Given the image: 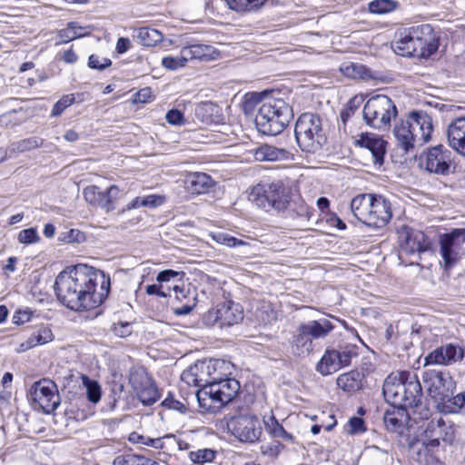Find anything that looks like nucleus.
Here are the masks:
<instances>
[{
	"instance_id": "nucleus-1",
	"label": "nucleus",
	"mask_w": 465,
	"mask_h": 465,
	"mask_svg": "<svg viewBox=\"0 0 465 465\" xmlns=\"http://www.w3.org/2000/svg\"><path fill=\"white\" fill-rule=\"evenodd\" d=\"M110 277L103 271L86 264H77L62 271L55 279L58 301L75 312L100 306L108 297Z\"/></svg>"
},
{
	"instance_id": "nucleus-2",
	"label": "nucleus",
	"mask_w": 465,
	"mask_h": 465,
	"mask_svg": "<svg viewBox=\"0 0 465 465\" xmlns=\"http://www.w3.org/2000/svg\"><path fill=\"white\" fill-rule=\"evenodd\" d=\"M439 35L429 24L404 28L394 42V52L401 56L428 58L439 48Z\"/></svg>"
},
{
	"instance_id": "nucleus-3",
	"label": "nucleus",
	"mask_w": 465,
	"mask_h": 465,
	"mask_svg": "<svg viewBox=\"0 0 465 465\" xmlns=\"http://www.w3.org/2000/svg\"><path fill=\"white\" fill-rule=\"evenodd\" d=\"M292 118L291 107L282 100L269 97L259 107L255 126L264 135H277L288 125Z\"/></svg>"
},
{
	"instance_id": "nucleus-4",
	"label": "nucleus",
	"mask_w": 465,
	"mask_h": 465,
	"mask_svg": "<svg viewBox=\"0 0 465 465\" xmlns=\"http://www.w3.org/2000/svg\"><path fill=\"white\" fill-rule=\"evenodd\" d=\"M239 391L240 383L235 379H213L197 392V400L202 409L214 412L232 401Z\"/></svg>"
},
{
	"instance_id": "nucleus-5",
	"label": "nucleus",
	"mask_w": 465,
	"mask_h": 465,
	"mask_svg": "<svg viewBox=\"0 0 465 465\" xmlns=\"http://www.w3.org/2000/svg\"><path fill=\"white\" fill-rule=\"evenodd\" d=\"M295 139L302 152L314 153L320 151L326 141L321 117L312 113L302 114L294 128Z\"/></svg>"
},
{
	"instance_id": "nucleus-6",
	"label": "nucleus",
	"mask_w": 465,
	"mask_h": 465,
	"mask_svg": "<svg viewBox=\"0 0 465 465\" xmlns=\"http://www.w3.org/2000/svg\"><path fill=\"white\" fill-rule=\"evenodd\" d=\"M397 113V108L390 97L377 94L368 99L362 110V116L363 121L370 127L386 130Z\"/></svg>"
},
{
	"instance_id": "nucleus-7",
	"label": "nucleus",
	"mask_w": 465,
	"mask_h": 465,
	"mask_svg": "<svg viewBox=\"0 0 465 465\" xmlns=\"http://www.w3.org/2000/svg\"><path fill=\"white\" fill-rule=\"evenodd\" d=\"M288 198L289 195L282 181L258 183L250 193V199L265 211L271 208L278 211L285 209L289 203Z\"/></svg>"
},
{
	"instance_id": "nucleus-8",
	"label": "nucleus",
	"mask_w": 465,
	"mask_h": 465,
	"mask_svg": "<svg viewBox=\"0 0 465 465\" xmlns=\"http://www.w3.org/2000/svg\"><path fill=\"white\" fill-rule=\"evenodd\" d=\"M333 329V323L326 318L302 323L296 330L292 343L298 349H310L316 346L319 340L325 339Z\"/></svg>"
},
{
	"instance_id": "nucleus-9",
	"label": "nucleus",
	"mask_w": 465,
	"mask_h": 465,
	"mask_svg": "<svg viewBox=\"0 0 465 465\" xmlns=\"http://www.w3.org/2000/svg\"><path fill=\"white\" fill-rule=\"evenodd\" d=\"M465 242V229H453L440 237V253L445 270L452 268L463 256L462 244Z\"/></svg>"
},
{
	"instance_id": "nucleus-10",
	"label": "nucleus",
	"mask_w": 465,
	"mask_h": 465,
	"mask_svg": "<svg viewBox=\"0 0 465 465\" xmlns=\"http://www.w3.org/2000/svg\"><path fill=\"white\" fill-rule=\"evenodd\" d=\"M129 383L139 400L144 405H152L159 399L158 390L143 367L130 369Z\"/></svg>"
},
{
	"instance_id": "nucleus-11",
	"label": "nucleus",
	"mask_w": 465,
	"mask_h": 465,
	"mask_svg": "<svg viewBox=\"0 0 465 465\" xmlns=\"http://www.w3.org/2000/svg\"><path fill=\"white\" fill-rule=\"evenodd\" d=\"M30 395L34 402L47 414L53 412L60 404L57 386L49 379L35 381L30 388Z\"/></svg>"
},
{
	"instance_id": "nucleus-12",
	"label": "nucleus",
	"mask_w": 465,
	"mask_h": 465,
	"mask_svg": "<svg viewBox=\"0 0 465 465\" xmlns=\"http://www.w3.org/2000/svg\"><path fill=\"white\" fill-rule=\"evenodd\" d=\"M452 161V153L442 144L430 147L420 155V164L435 174H449Z\"/></svg>"
},
{
	"instance_id": "nucleus-13",
	"label": "nucleus",
	"mask_w": 465,
	"mask_h": 465,
	"mask_svg": "<svg viewBox=\"0 0 465 465\" xmlns=\"http://www.w3.org/2000/svg\"><path fill=\"white\" fill-rule=\"evenodd\" d=\"M423 383L429 395L437 401V404L452 395L456 389L455 381L447 372H425Z\"/></svg>"
},
{
	"instance_id": "nucleus-14",
	"label": "nucleus",
	"mask_w": 465,
	"mask_h": 465,
	"mask_svg": "<svg viewBox=\"0 0 465 465\" xmlns=\"http://www.w3.org/2000/svg\"><path fill=\"white\" fill-rule=\"evenodd\" d=\"M228 427L235 438L244 442H255L262 434L261 423L253 414L233 417L230 420Z\"/></svg>"
},
{
	"instance_id": "nucleus-15",
	"label": "nucleus",
	"mask_w": 465,
	"mask_h": 465,
	"mask_svg": "<svg viewBox=\"0 0 465 465\" xmlns=\"http://www.w3.org/2000/svg\"><path fill=\"white\" fill-rule=\"evenodd\" d=\"M401 252L405 254L421 253L430 248V241L421 231L402 225L397 230Z\"/></svg>"
},
{
	"instance_id": "nucleus-16",
	"label": "nucleus",
	"mask_w": 465,
	"mask_h": 465,
	"mask_svg": "<svg viewBox=\"0 0 465 465\" xmlns=\"http://www.w3.org/2000/svg\"><path fill=\"white\" fill-rule=\"evenodd\" d=\"M425 440L420 449H426L432 451L440 446V440L451 442L454 439V430L451 425H448L441 418L431 420L428 422L425 429Z\"/></svg>"
},
{
	"instance_id": "nucleus-17",
	"label": "nucleus",
	"mask_w": 465,
	"mask_h": 465,
	"mask_svg": "<svg viewBox=\"0 0 465 465\" xmlns=\"http://www.w3.org/2000/svg\"><path fill=\"white\" fill-rule=\"evenodd\" d=\"M120 190L113 184L106 191H102L96 185H88L84 189L83 195L87 203L100 206L106 212L114 209L113 203L118 198Z\"/></svg>"
},
{
	"instance_id": "nucleus-18",
	"label": "nucleus",
	"mask_w": 465,
	"mask_h": 465,
	"mask_svg": "<svg viewBox=\"0 0 465 465\" xmlns=\"http://www.w3.org/2000/svg\"><path fill=\"white\" fill-rule=\"evenodd\" d=\"M405 373H401L399 375H389L383 383V395L386 401L391 405L395 407H400L406 409V398L404 396V385H405Z\"/></svg>"
},
{
	"instance_id": "nucleus-19",
	"label": "nucleus",
	"mask_w": 465,
	"mask_h": 465,
	"mask_svg": "<svg viewBox=\"0 0 465 465\" xmlns=\"http://www.w3.org/2000/svg\"><path fill=\"white\" fill-rule=\"evenodd\" d=\"M351 358V351H325L316 364V371L323 376L332 374L349 365Z\"/></svg>"
},
{
	"instance_id": "nucleus-20",
	"label": "nucleus",
	"mask_w": 465,
	"mask_h": 465,
	"mask_svg": "<svg viewBox=\"0 0 465 465\" xmlns=\"http://www.w3.org/2000/svg\"><path fill=\"white\" fill-rule=\"evenodd\" d=\"M408 118L410 123L408 128L411 129L413 134H417V136H413L415 143L421 145L430 141L433 131L431 117L422 111H414L410 114Z\"/></svg>"
},
{
	"instance_id": "nucleus-21",
	"label": "nucleus",
	"mask_w": 465,
	"mask_h": 465,
	"mask_svg": "<svg viewBox=\"0 0 465 465\" xmlns=\"http://www.w3.org/2000/svg\"><path fill=\"white\" fill-rule=\"evenodd\" d=\"M445 135L449 146L465 157V116L451 119L446 127Z\"/></svg>"
},
{
	"instance_id": "nucleus-22",
	"label": "nucleus",
	"mask_w": 465,
	"mask_h": 465,
	"mask_svg": "<svg viewBox=\"0 0 465 465\" xmlns=\"http://www.w3.org/2000/svg\"><path fill=\"white\" fill-rule=\"evenodd\" d=\"M369 215L366 225L374 228L384 227L392 217L391 203L381 195H374L371 213Z\"/></svg>"
},
{
	"instance_id": "nucleus-23",
	"label": "nucleus",
	"mask_w": 465,
	"mask_h": 465,
	"mask_svg": "<svg viewBox=\"0 0 465 465\" xmlns=\"http://www.w3.org/2000/svg\"><path fill=\"white\" fill-rule=\"evenodd\" d=\"M218 363V361L212 360L197 361L194 365L183 372L182 380L189 385L204 387L209 381L203 379V373L206 372L210 375L211 369L214 370Z\"/></svg>"
},
{
	"instance_id": "nucleus-24",
	"label": "nucleus",
	"mask_w": 465,
	"mask_h": 465,
	"mask_svg": "<svg viewBox=\"0 0 465 465\" xmlns=\"http://www.w3.org/2000/svg\"><path fill=\"white\" fill-rule=\"evenodd\" d=\"M215 321L221 326H231L243 319V312L238 303L226 302L219 304L214 312Z\"/></svg>"
},
{
	"instance_id": "nucleus-25",
	"label": "nucleus",
	"mask_w": 465,
	"mask_h": 465,
	"mask_svg": "<svg viewBox=\"0 0 465 465\" xmlns=\"http://www.w3.org/2000/svg\"><path fill=\"white\" fill-rule=\"evenodd\" d=\"M358 143L371 153L374 164L381 166L383 163L387 144L383 139L374 134H366Z\"/></svg>"
},
{
	"instance_id": "nucleus-26",
	"label": "nucleus",
	"mask_w": 465,
	"mask_h": 465,
	"mask_svg": "<svg viewBox=\"0 0 465 465\" xmlns=\"http://www.w3.org/2000/svg\"><path fill=\"white\" fill-rule=\"evenodd\" d=\"M186 189L194 194L208 193L213 186L212 177L204 173H191L184 180Z\"/></svg>"
},
{
	"instance_id": "nucleus-27",
	"label": "nucleus",
	"mask_w": 465,
	"mask_h": 465,
	"mask_svg": "<svg viewBox=\"0 0 465 465\" xmlns=\"http://www.w3.org/2000/svg\"><path fill=\"white\" fill-rule=\"evenodd\" d=\"M253 155L259 162H277L288 160L291 153L286 149L263 143L254 149Z\"/></svg>"
},
{
	"instance_id": "nucleus-28",
	"label": "nucleus",
	"mask_w": 465,
	"mask_h": 465,
	"mask_svg": "<svg viewBox=\"0 0 465 465\" xmlns=\"http://www.w3.org/2000/svg\"><path fill=\"white\" fill-rule=\"evenodd\" d=\"M374 195L362 193L352 198L351 202V210L353 215L362 223L366 224L370 213H371V204Z\"/></svg>"
},
{
	"instance_id": "nucleus-29",
	"label": "nucleus",
	"mask_w": 465,
	"mask_h": 465,
	"mask_svg": "<svg viewBox=\"0 0 465 465\" xmlns=\"http://www.w3.org/2000/svg\"><path fill=\"white\" fill-rule=\"evenodd\" d=\"M341 73L351 79H361L364 81L376 80L378 76L371 71L366 65L354 62H344L340 66Z\"/></svg>"
},
{
	"instance_id": "nucleus-30",
	"label": "nucleus",
	"mask_w": 465,
	"mask_h": 465,
	"mask_svg": "<svg viewBox=\"0 0 465 465\" xmlns=\"http://www.w3.org/2000/svg\"><path fill=\"white\" fill-rule=\"evenodd\" d=\"M464 357V351H431L424 359V365H450Z\"/></svg>"
},
{
	"instance_id": "nucleus-31",
	"label": "nucleus",
	"mask_w": 465,
	"mask_h": 465,
	"mask_svg": "<svg viewBox=\"0 0 465 465\" xmlns=\"http://www.w3.org/2000/svg\"><path fill=\"white\" fill-rule=\"evenodd\" d=\"M437 408L444 414H465V392L448 396L437 404Z\"/></svg>"
},
{
	"instance_id": "nucleus-32",
	"label": "nucleus",
	"mask_w": 465,
	"mask_h": 465,
	"mask_svg": "<svg viewBox=\"0 0 465 465\" xmlns=\"http://www.w3.org/2000/svg\"><path fill=\"white\" fill-rule=\"evenodd\" d=\"M409 124V118L402 120L400 124L395 125L393 130L394 136L399 145L405 152L414 147L415 141L413 136H417V134H413L411 128H408Z\"/></svg>"
},
{
	"instance_id": "nucleus-33",
	"label": "nucleus",
	"mask_w": 465,
	"mask_h": 465,
	"mask_svg": "<svg viewBox=\"0 0 465 465\" xmlns=\"http://www.w3.org/2000/svg\"><path fill=\"white\" fill-rule=\"evenodd\" d=\"M407 416L406 409L392 406L384 413L383 420L387 430L398 432L403 428Z\"/></svg>"
},
{
	"instance_id": "nucleus-34",
	"label": "nucleus",
	"mask_w": 465,
	"mask_h": 465,
	"mask_svg": "<svg viewBox=\"0 0 465 465\" xmlns=\"http://www.w3.org/2000/svg\"><path fill=\"white\" fill-rule=\"evenodd\" d=\"M404 389V396L408 397L406 398L407 408L417 406L421 398V386L415 376L409 377L406 374Z\"/></svg>"
},
{
	"instance_id": "nucleus-35",
	"label": "nucleus",
	"mask_w": 465,
	"mask_h": 465,
	"mask_svg": "<svg viewBox=\"0 0 465 465\" xmlns=\"http://www.w3.org/2000/svg\"><path fill=\"white\" fill-rule=\"evenodd\" d=\"M228 7L238 13H252L260 10L268 0H224Z\"/></svg>"
},
{
	"instance_id": "nucleus-36",
	"label": "nucleus",
	"mask_w": 465,
	"mask_h": 465,
	"mask_svg": "<svg viewBox=\"0 0 465 465\" xmlns=\"http://www.w3.org/2000/svg\"><path fill=\"white\" fill-rule=\"evenodd\" d=\"M337 385L344 391H355L361 387V375L357 371L342 373L337 379Z\"/></svg>"
},
{
	"instance_id": "nucleus-37",
	"label": "nucleus",
	"mask_w": 465,
	"mask_h": 465,
	"mask_svg": "<svg viewBox=\"0 0 465 465\" xmlns=\"http://www.w3.org/2000/svg\"><path fill=\"white\" fill-rule=\"evenodd\" d=\"M183 51L187 62L193 59L207 61L211 57L212 46L202 44H194L184 46Z\"/></svg>"
},
{
	"instance_id": "nucleus-38",
	"label": "nucleus",
	"mask_w": 465,
	"mask_h": 465,
	"mask_svg": "<svg viewBox=\"0 0 465 465\" xmlns=\"http://www.w3.org/2000/svg\"><path fill=\"white\" fill-rule=\"evenodd\" d=\"M137 38L141 45L144 46H154L163 39V34L151 27H141L137 33Z\"/></svg>"
},
{
	"instance_id": "nucleus-39",
	"label": "nucleus",
	"mask_w": 465,
	"mask_h": 465,
	"mask_svg": "<svg viewBox=\"0 0 465 465\" xmlns=\"http://www.w3.org/2000/svg\"><path fill=\"white\" fill-rule=\"evenodd\" d=\"M272 97L270 93L262 92V93H247L244 95V100L242 103L243 111L246 114L252 113L255 109H259V107L263 104L265 99Z\"/></svg>"
},
{
	"instance_id": "nucleus-40",
	"label": "nucleus",
	"mask_w": 465,
	"mask_h": 465,
	"mask_svg": "<svg viewBox=\"0 0 465 465\" xmlns=\"http://www.w3.org/2000/svg\"><path fill=\"white\" fill-rule=\"evenodd\" d=\"M77 29L84 30V27L77 25L76 22H70L67 24V27L58 31L57 35L60 41L57 45L66 44L74 39L84 37L89 33H77Z\"/></svg>"
},
{
	"instance_id": "nucleus-41",
	"label": "nucleus",
	"mask_w": 465,
	"mask_h": 465,
	"mask_svg": "<svg viewBox=\"0 0 465 465\" xmlns=\"http://www.w3.org/2000/svg\"><path fill=\"white\" fill-rule=\"evenodd\" d=\"M54 335L50 328L41 326L35 330L28 338L27 344L29 348L44 345L53 341Z\"/></svg>"
},
{
	"instance_id": "nucleus-42",
	"label": "nucleus",
	"mask_w": 465,
	"mask_h": 465,
	"mask_svg": "<svg viewBox=\"0 0 465 465\" xmlns=\"http://www.w3.org/2000/svg\"><path fill=\"white\" fill-rule=\"evenodd\" d=\"M217 111V106L211 102L201 103L195 107L194 115L197 120L203 124H212L213 120V114Z\"/></svg>"
},
{
	"instance_id": "nucleus-43",
	"label": "nucleus",
	"mask_w": 465,
	"mask_h": 465,
	"mask_svg": "<svg viewBox=\"0 0 465 465\" xmlns=\"http://www.w3.org/2000/svg\"><path fill=\"white\" fill-rule=\"evenodd\" d=\"M82 381L86 390L88 401L94 404L98 403L102 397L100 384L96 381L89 379L86 375L82 376Z\"/></svg>"
},
{
	"instance_id": "nucleus-44",
	"label": "nucleus",
	"mask_w": 465,
	"mask_h": 465,
	"mask_svg": "<svg viewBox=\"0 0 465 465\" xmlns=\"http://www.w3.org/2000/svg\"><path fill=\"white\" fill-rule=\"evenodd\" d=\"M399 6V3L394 0H373L368 5V9L372 14L383 15L393 12Z\"/></svg>"
},
{
	"instance_id": "nucleus-45",
	"label": "nucleus",
	"mask_w": 465,
	"mask_h": 465,
	"mask_svg": "<svg viewBox=\"0 0 465 465\" xmlns=\"http://www.w3.org/2000/svg\"><path fill=\"white\" fill-rule=\"evenodd\" d=\"M114 465H159L155 460L151 459L128 454L124 456H119L114 460Z\"/></svg>"
},
{
	"instance_id": "nucleus-46",
	"label": "nucleus",
	"mask_w": 465,
	"mask_h": 465,
	"mask_svg": "<svg viewBox=\"0 0 465 465\" xmlns=\"http://www.w3.org/2000/svg\"><path fill=\"white\" fill-rule=\"evenodd\" d=\"M266 430L273 437L290 440L292 436L285 431L283 427L278 422L275 417L271 414L264 418Z\"/></svg>"
},
{
	"instance_id": "nucleus-47",
	"label": "nucleus",
	"mask_w": 465,
	"mask_h": 465,
	"mask_svg": "<svg viewBox=\"0 0 465 465\" xmlns=\"http://www.w3.org/2000/svg\"><path fill=\"white\" fill-rule=\"evenodd\" d=\"M43 144V139L33 136L23 139L11 144V150L16 153H25L36 149Z\"/></svg>"
},
{
	"instance_id": "nucleus-48",
	"label": "nucleus",
	"mask_w": 465,
	"mask_h": 465,
	"mask_svg": "<svg viewBox=\"0 0 465 465\" xmlns=\"http://www.w3.org/2000/svg\"><path fill=\"white\" fill-rule=\"evenodd\" d=\"M185 276V272L183 271H175L173 269H167L161 271L157 276L156 281L159 283H167L172 282L173 285L183 282V280Z\"/></svg>"
},
{
	"instance_id": "nucleus-49",
	"label": "nucleus",
	"mask_w": 465,
	"mask_h": 465,
	"mask_svg": "<svg viewBox=\"0 0 465 465\" xmlns=\"http://www.w3.org/2000/svg\"><path fill=\"white\" fill-rule=\"evenodd\" d=\"M211 238L217 243L228 246L237 247L246 245L247 242L241 239H237L231 234L223 232H213L210 234Z\"/></svg>"
},
{
	"instance_id": "nucleus-50",
	"label": "nucleus",
	"mask_w": 465,
	"mask_h": 465,
	"mask_svg": "<svg viewBox=\"0 0 465 465\" xmlns=\"http://www.w3.org/2000/svg\"><path fill=\"white\" fill-rule=\"evenodd\" d=\"M187 60L183 55V49L178 56H165L162 59V65L168 70H177L185 66Z\"/></svg>"
},
{
	"instance_id": "nucleus-51",
	"label": "nucleus",
	"mask_w": 465,
	"mask_h": 465,
	"mask_svg": "<svg viewBox=\"0 0 465 465\" xmlns=\"http://www.w3.org/2000/svg\"><path fill=\"white\" fill-rule=\"evenodd\" d=\"M416 460L419 465H443V463L436 458L431 451H428L426 449H419Z\"/></svg>"
},
{
	"instance_id": "nucleus-52",
	"label": "nucleus",
	"mask_w": 465,
	"mask_h": 465,
	"mask_svg": "<svg viewBox=\"0 0 465 465\" xmlns=\"http://www.w3.org/2000/svg\"><path fill=\"white\" fill-rule=\"evenodd\" d=\"M215 458V452L210 449L198 450L190 453V459L194 463L210 462Z\"/></svg>"
},
{
	"instance_id": "nucleus-53",
	"label": "nucleus",
	"mask_w": 465,
	"mask_h": 465,
	"mask_svg": "<svg viewBox=\"0 0 465 465\" xmlns=\"http://www.w3.org/2000/svg\"><path fill=\"white\" fill-rule=\"evenodd\" d=\"M74 102V94L64 95L58 100L51 112V116L56 117L62 114V113Z\"/></svg>"
},
{
	"instance_id": "nucleus-54",
	"label": "nucleus",
	"mask_w": 465,
	"mask_h": 465,
	"mask_svg": "<svg viewBox=\"0 0 465 465\" xmlns=\"http://www.w3.org/2000/svg\"><path fill=\"white\" fill-rule=\"evenodd\" d=\"M360 105V101L357 97H353L349 100L344 109L341 112V120L344 125H346L348 120L351 115L354 114Z\"/></svg>"
},
{
	"instance_id": "nucleus-55",
	"label": "nucleus",
	"mask_w": 465,
	"mask_h": 465,
	"mask_svg": "<svg viewBox=\"0 0 465 465\" xmlns=\"http://www.w3.org/2000/svg\"><path fill=\"white\" fill-rule=\"evenodd\" d=\"M112 64L109 58L100 57L96 54H91L88 58V66L92 69L104 70Z\"/></svg>"
},
{
	"instance_id": "nucleus-56",
	"label": "nucleus",
	"mask_w": 465,
	"mask_h": 465,
	"mask_svg": "<svg viewBox=\"0 0 465 465\" xmlns=\"http://www.w3.org/2000/svg\"><path fill=\"white\" fill-rule=\"evenodd\" d=\"M349 434H359L365 431L364 421L361 418L352 417L349 420L345 427Z\"/></svg>"
},
{
	"instance_id": "nucleus-57",
	"label": "nucleus",
	"mask_w": 465,
	"mask_h": 465,
	"mask_svg": "<svg viewBox=\"0 0 465 465\" xmlns=\"http://www.w3.org/2000/svg\"><path fill=\"white\" fill-rule=\"evenodd\" d=\"M38 240L39 236L35 228L22 230L18 234V241L21 243L30 244L36 242Z\"/></svg>"
},
{
	"instance_id": "nucleus-58",
	"label": "nucleus",
	"mask_w": 465,
	"mask_h": 465,
	"mask_svg": "<svg viewBox=\"0 0 465 465\" xmlns=\"http://www.w3.org/2000/svg\"><path fill=\"white\" fill-rule=\"evenodd\" d=\"M171 286H166V291L163 290V285L162 283L159 284H150L145 288V292L148 295H156L159 297H168L171 296Z\"/></svg>"
},
{
	"instance_id": "nucleus-59",
	"label": "nucleus",
	"mask_w": 465,
	"mask_h": 465,
	"mask_svg": "<svg viewBox=\"0 0 465 465\" xmlns=\"http://www.w3.org/2000/svg\"><path fill=\"white\" fill-rule=\"evenodd\" d=\"M165 119L172 125H183L185 123L183 114L177 109L169 110L166 113Z\"/></svg>"
},
{
	"instance_id": "nucleus-60",
	"label": "nucleus",
	"mask_w": 465,
	"mask_h": 465,
	"mask_svg": "<svg viewBox=\"0 0 465 465\" xmlns=\"http://www.w3.org/2000/svg\"><path fill=\"white\" fill-rule=\"evenodd\" d=\"M292 211L298 217L305 218L306 220H310L312 215L311 208L302 200L295 203V207H293Z\"/></svg>"
},
{
	"instance_id": "nucleus-61",
	"label": "nucleus",
	"mask_w": 465,
	"mask_h": 465,
	"mask_svg": "<svg viewBox=\"0 0 465 465\" xmlns=\"http://www.w3.org/2000/svg\"><path fill=\"white\" fill-rule=\"evenodd\" d=\"M32 317V312L29 309L17 310L12 318L15 324L21 325L28 322Z\"/></svg>"
},
{
	"instance_id": "nucleus-62",
	"label": "nucleus",
	"mask_w": 465,
	"mask_h": 465,
	"mask_svg": "<svg viewBox=\"0 0 465 465\" xmlns=\"http://www.w3.org/2000/svg\"><path fill=\"white\" fill-rule=\"evenodd\" d=\"M174 436L172 434L165 435L163 437L159 438H151L146 437L144 445L153 447L154 449H163L164 447V440L166 439H173Z\"/></svg>"
},
{
	"instance_id": "nucleus-63",
	"label": "nucleus",
	"mask_w": 465,
	"mask_h": 465,
	"mask_svg": "<svg viewBox=\"0 0 465 465\" xmlns=\"http://www.w3.org/2000/svg\"><path fill=\"white\" fill-rule=\"evenodd\" d=\"M163 202V198L162 196L156 194H150L142 198L141 204H143V206L156 207L162 204Z\"/></svg>"
},
{
	"instance_id": "nucleus-64",
	"label": "nucleus",
	"mask_w": 465,
	"mask_h": 465,
	"mask_svg": "<svg viewBox=\"0 0 465 465\" xmlns=\"http://www.w3.org/2000/svg\"><path fill=\"white\" fill-rule=\"evenodd\" d=\"M163 405L164 407H167L168 409L175 410L180 412H184L186 411V407L183 403L180 402L179 401L174 400L172 397L166 398L163 401Z\"/></svg>"
}]
</instances>
